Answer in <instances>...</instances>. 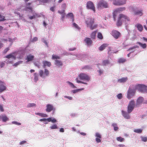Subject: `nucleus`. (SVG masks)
Returning a JSON list of instances; mask_svg holds the SVG:
<instances>
[{"label":"nucleus","mask_w":147,"mask_h":147,"mask_svg":"<svg viewBox=\"0 0 147 147\" xmlns=\"http://www.w3.org/2000/svg\"><path fill=\"white\" fill-rule=\"evenodd\" d=\"M30 3H26V7L22 9L31 12L33 15L31 16H29V18L30 20H32L33 19L40 17L41 15L40 14L36 13L32 9V7L30 6Z\"/></svg>","instance_id":"nucleus-1"},{"label":"nucleus","mask_w":147,"mask_h":147,"mask_svg":"<svg viewBox=\"0 0 147 147\" xmlns=\"http://www.w3.org/2000/svg\"><path fill=\"white\" fill-rule=\"evenodd\" d=\"M78 77L80 80H84L85 82H83L80 80L78 78H76L75 80L78 83H82L87 85L88 83L86 82H89L90 80V76L84 73H81L78 76Z\"/></svg>","instance_id":"nucleus-2"},{"label":"nucleus","mask_w":147,"mask_h":147,"mask_svg":"<svg viewBox=\"0 0 147 147\" xmlns=\"http://www.w3.org/2000/svg\"><path fill=\"white\" fill-rule=\"evenodd\" d=\"M135 85H131L127 92L126 97L128 99H130L135 95L136 90H137L135 89Z\"/></svg>","instance_id":"nucleus-3"},{"label":"nucleus","mask_w":147,"mask_h":147,"mask_svg":"<svg viewBox=\"0 0 147 147\" xmlns=\"http://www.w3.org/2000/svg\"><path fill=\"white\" fill-rule=\"evenodd\" d=\"M129 21V18L127 16L121 14L119 15V17L117 22V25L120 26L122 24V22H125L127 24Z\"/></svg>","instance_id":"nucleus-4"},{"label":"nucleus","mask_w":147,"mask_h":147,"mask_svg":"<svg viewBox=\"0 0 147 147\" xmlns=\"http://www.w3.org/2000/svg\"><path fill=\"white\" fill-rule=\"evenodd\" d=\"M85 23L87 27L90 28L91 30H93L96 27V25H93L94 19L93 18L89 17L87 18L85 20Z\"/></svg>","instance_id":"nucleus-5"},{"label":"nucleus","mask_w":147,"mask_h":147,"mask_svg":"<svg viewBox=\"0 0 147 147\" xmlns=\"http://www.w3.org/2000/svg\"><path fill=\"white\" fill-rule=\"evenodd\" d=\"M67 7V5L66 3H63L61 4V10H59L58 11V13L61 15V20L63 21L65 17V9Z\"/></svg>","instance_id":"nucleus-6"},{"label":"nucleus","mask_w":147,"mask_h":147,"mask_svg":"<svg viewBox=\"0 0 147 147\" xmlns=\"http://www.w3.org/2000/svg\"><path fill=\"white\" fill-rule=\"evenodd\" d=\"M97 6L98 9H102L108 8V4L106 1L104 0H100L98 2Z\"/></svg>","instance_id":"nucleus-7"},{"label":"nucleus","mask_w":147,"mask_h":147,"mask_svg":"<svg viewBox=\"0 0 147 147\" xmlns=\"http://www.w3.org/2000/svg\"><path fill=\"white\" fill-rule=\"evenodd\" d=\"M135 88L142 93L147 92V86L142 84L135 85Z\"/></svg>","instance_id":"nucleus-8"},{"label":"nucleus","mask_w":147,"mask_h":147,"mask_svg":"<svg viewBox=\"0 0 147 147\" xmlns=\"http://www.w3.org/2000/svg\"><path fill=\"white\" fill-rule=\"evenodd\" d=\"M39 121L41 122H43L45 124H47L49 122H51L52 123H54L57 122V120L56 119L52 117H50L47 119L43 118L39 119Z\"/></svg>","instance_id":"nucleus-9"},{"label":"nucleus","mask_w":147,"mask_h":147,"mask_svg":"<svg viewBox=\"0 0 147 147\" xmlns=\"http://www.w3.org/2000/svg\"><path fill=\"white\" fill-rule=\"evenodd\" d=\"M136 106L135 101L133 100L130 101L127 106V111L129 113H131Z\"/></svg>","instance_id":"nucleus-10"},{"label":"nucleus","mask_w":147,"mask_h":147,"mask_svg":"<svg viewBox=\"0 0 147 147\" xmlns=\"http://www.w3.org/2000/svg\"><path fill=\"white\" fill-rule=\"evenodd\" d=\"M39 75L42 78H45L48 76L49 75V72L47 69H45L44 71L40 70L39 72Z\"/></svg>","instance_id":"nucleus-11"},{"label":"nucleus","mask_w":147,"mask_h":147,"mask_svg":"<svg viewBox=\"0 0 147 147\" xmlns=\"http://www.w3.org/2000/svg\"><path fill=\"white\" fill-rule=\"evenodd\" d=\"M125 9V7H120L115 9L113 13L114 20H115L116 15L118 13H119L123 11Z\"/></svg>","instance_id":"nucleus-12"},{"label":"nucleus","mask_w":147,"mask_h":147,"mask_svg":"<svg viewBox=\"0 0 147 147\" xmlns=\"http://www.w3.org/2000/svg\"><path fill=\"white\" fill-rule=\"evenodd\" d=\"M86 8L88 9L92 10L94 12H95V7L93 3L91 1H89L87 2Z\"/></svg>","instance_id":"nucleus-13"},{"label":"nucleus","mask_w":147,"mask_h":147,"mask_svg":"<svg viewBox=\"0 0 147 147\" xmlns=\"http://www.w3.org/2000/svg\"><path fill=\"white\" fill-rule=\"evenodd\" d=\"M127 0H115L113 2V4L117 6H121L126 3Z\"/></svg>","instance_id":"nucleus-14"},{"label":"nucleus","mask_w":147,"mask_h":147,"mask_svg":"<svg viewBox=\"0 0 147 147\" xmlns=\"http://www.w3.org/2000/svg\"><path fill=\"white\" fill-rule=\"evenodd\" d=\"M121 112L122 115L125 119H130L131 116L129 114L131 113H129L127 111V112L123 110H122Z\"/></svg>","instance_id":"nucleus-15"},{"label":"nucleus","mask_w":147,"mask_h":147,"mask_svg":"<svg viewBox=\"0 0 147 147\" xmlns=\"http://www.w3.org/2000/svg\"><path fill=\"white\" fill-rule=\"evenodd\" d=\"M18 53L16 52H13L5 56V57L8 59L12 58L14 60L16 59V55Z\"/></svg>","instance_id":"nucleus-16"},{"label":"nucleus","mask_w":147,"mask_h":147,"mask_svg":"<svg viewBox=\"0 0 147 147\" xmlns=\"http://www.w3.org/2000/svg\"><path fill=\"white\" fill-rule=\"evenodd\" d=\"M6 89V85L4 82L0 81V93L5 91Z\"/></svg>","instance_id":"nucleus-17"},{"label":"nucleus","mask_w":147,"mask_h":147,"mask_svg":"<svg viewBox=\"0 0 147 147\" xmlns=\"http://www.w3.org/2000/svg\"><path fill=\"white\" fill-rule=\"evenodd\" d=\"M55 108L53 107V105L51 104H48L46 105V111L47 112H50L52 111H55Z\"/></svg>","instance_id":"nucleus-18"},{"label":"nucleus","mask_w":147,"mask_h":147,"mask_svg":"<svg viewBox=\"0 0 147 147\" xmlns=\"http://www.w3.org/2000/svg\"><path fill=\"white\" fill-rule=\"evenodd\" d=\"M144 100V98L141 96L139 97L137 99L136 103V107H139L142 104Z\"/></svg>","instance_id":"nucleus-19"},{"label":"nucleus","mask_w":147,"mask_h":147,"mask_svg":"<svg viewBox=\"0 0 147 147\" xmlns=\"http://www.w3.org/2000/svg\"><path fill=\"white\" fill-rule=\"evenodd\" d=\"M95 136L96 137L95 141L97 143H98L101 142L102 137L100 133L98 132L96 133Z\"/></svg>","instance_id":"nucleus-20"},{"label":"nucleus","mask_w":147,"mask_h":147,"mask_svg":"<svg viewBox=\"0 0 147 147\" xmlns=\"http://www.w3.org/2000/svg\"><path fill=\"white\" fill-rule=\"evenodd\" d=\"M111 34L116 39L119 37L120 35V32L116 30L112 31L111 32Z\"/></svg>","instance_id":"nucleus-21"},{"label":"nucleus","mask_w":147,"mask_h":147,"mask_svg":"<svg viewBox=\"0 0 147 147\" xmlns=\"http://www.w3.org/2000/svg\"><path fill=\"white\" fill-rule=\"evenodd\" d=\"M134 13L135 15L141 16L143 15V11L142 10H137L134 11Z\"/></svg>","instance_id":"nucleus-22"},{"label":"nucleus","mask_w":147,"mask_h":147,"mask_svg":"<svg viewBox=\"0 0 147 147\" xmlns=\"http://www.w3.org/2000/svg\"><path fill=\"white\" fill-rule=\"evenodd\" d=\"M34 56L31 54H29L27 55L26 60H27L26 61V63H28V62L32 61L34 59Z\"/></svg>","instance_id":"nucleus-23"},{"label":"nucleus","mask_w":147,"mask_h":147,"mask_svg":"<svg viewBox=\"0 0 147 147\" xmlns=\"http://www.w3.org/2000/svg\"><path fill=\"white\" fill-rule=\"evenodd\" d=\"M84 42L86 45L88 46H90L91 45L92 41L90 38H86L84 40Z\"/></svg>","instance_id":"nucleus-24"},{"label":"nucleus","mask_w":147,"mask_h":147,"mask_svg":"<svg viewBox=\"0 0 147 147\" xmlns=\"http://www.w3.org/2000/svg\"><path fill=\"white\" fill-rule=\"evenodd\" d=\"M128 80L127 77L122 78L118 79L117 80V82L119 83H124L126 82Z\"/></svg>","instance_id":"nucleus-25"},{"label":"nucleus","mask_w":147,"mask_h":147,"mask_svg":"<svg viewBox=\"0 0 147 147\" xmlns=\"http://www.w3.org/2000/svg\"><path fill=\"white\" fill-rule=\"evenodd\" d=\"M102 65L103 66H107L108 65H111V66L113 65L111 63L109 60V59H105L103 60L102 61Z\"/></svg>","instance_id":"nucleus-26"},{"label":"nucleus","mask_w":147,"mask_h":147,"mask_svg":"<svg viewBox=\"0 0 147 147\" xmlns=\"http://www.w3.org/2000/svg\"><path fill=\"white\" fill-rule=\"evenodd\" d=\"M1 115V119L3 122H6L9 120V118L5 115Z\"/></svg>","instance_id":"nucleus-27"},{"label":"nucleus","mask_w":147,"mask_h":147,"mask_svg":"<svg viewBox=\"0 0 147 147\" xmlns=\"http://www.w3.org/2000/svg\"><path fill=\"white\" fill-rule=\"evenodd\" d=\"M43 67L45 68L46 66L49 67L51 65L50 62L46 61H43Z\"/></svg>","instance_id":"nucleus-28"},{"label":"nucleus","mask_w":147,"mask_h":147,"mask_svg":"<svg viewBox=\"0 0 147 147\" xmlns=\"http://www.w3.org/2000/svg\"><path fill=\"white\" fill-rule=\"evenodd\" d=\"M111 126L113 128L114 130L115 131H117L119 129L117 123H113L111 124Z\"/></svg>","instance_id":"nucleus-29"},{"label":"nucleus","mask_w":147,"mask_h":147,"mask_svg":"<svg viewBox=\"0 0 147 147\" xmlns=\"http://www.w3.org/2000/svg\"><path fill=\"white\" fill-rule=\"evenodd\" d=\"M136 26L138 30L140 32H142L143 29L142 25L140 24H137L136 25Z\"/></svg>","instance_id":"nucleus-30"},{"label":"nucleus","mask_w":147,"mask_h":147,"mask_svg":"<svg viewBox=\"0 0 147 147\" xmlns=\"http://www.w3.org/2000/svg\"><path fill=\"white\" fill-rule=\"evenodd\" d=\"M55 61V65L57 66L58 67H59L63 65V63L60 60L56 59Z\"/></svg>","instance_id":"nucleus-31"},{"label":"nucleus","mask_w":147,"mask_h":147,"mask_svg":"<svg viewBox=\"0 0 147 147\" xmlns=\"http://www.w3.org/2000/svg\"><path fill=\"white\" fill-rule=\"evenodd\" d=\"M66 16L68 18H70L72 20V22L74 21V17L73 14L72 13H70L66 15Z\"/></svg>","instance_id":"nucleus-32"},{"label":"nucleus","mask_w":147,"mask_h":147,"mask_svg":"<svg viewBox=\"0 0 147 147\" xmlns=\"http://www.w3.org/2000/svg\"><path fill=\"white\" fill-rule=\"evenodd\" d=\"M58 128L57 125L56 124H53L49 127V129L51 130L56 129Z\"/></svg>","instance_id":"nucleus-33"},{"label":"nucleus","mask_w":147,"mask_h":147,"mask_svg":"<svg viewBox=\"0 0 147 147\" xmlns=\"http://www.w3.org/2000/svg\"><path fill=\"white\" fill-rule=\"evenodd\" d=\"M84 90L83 88H82L80 89H78L76 90H72L71 91V93H72L74 94H76L79 91H80L82 90Z\"/></svg>","instance_id":"nucleus-34"},{"label":"nucleus","mask_w":147,"mask_h":147,"mask_svg":"<svg viewBox=\"0 0 147 147\" xmlns=\"http://www.w3.org/2000/svg\"><path fill=\"white\" fill-rule=\"evenodd\" d=\"M137 44H138L143 49H145L146 48L147 45L146 44H143L140 42H138Z\"/></svg>","instance_id":"nucleus-35"},{"label":"nucleus","mask_w":147,"mask_h":147,"mask_svg":"<svg viewBox=\"0 0 147 147\" xmlns=\"http://www.w3.org/2000/svg\"><path fill=\"white\" fill-rule=\"evenodd\" d=\"M72 26L73 27L75 28L76 30H79L80 29L78 26L75 23H72Z\"/></svg>","instance_id":"nucleus-36"},{"label":"nucleus","mask_w":147,"mask_h":147,"mask_svg":"<svg viewBox=\"0 0 147 147\" xmlns=\"http://www.w3.org/2000/svg\"><path fill=\"white\" fill-rule=\"evenodd\" d=\"M107 46V44H103L99 47V49L100 51H102L104 50L105 48Z\"/></svg>","instance_id":"nucleus-37"},{"label":"nucleus","mask_w":147,"mask_h":147,"mask_svg":"<svg viewBox=\"0 0 147 147\" xmlns=\"http://www.w3.org/2000/svg\"><path fill=\"white\" fill-rule=\"evenodd\" d=\"M66 83L73 88H76V87L71 82L69 81H67Z\"/></svg>","instance_id":"nucleus-38"},{"label":"nucleus","mask_w":147,"mask_h":147,"mask_svg":"<svg viewBox=\"0 0 147 147\" xmlns=\"http://www.w3.org/2000/svg\"><path fill=\"white\" fill-rule=\"evenodd\" d=\"M142 129H135L134 130V132L138 133L140 134L142 133Z\"/></svg>","instance_id":"nucleus-39"},{"label":"nucleus","mask_w":147,"mask_h":147,"mask_svg":"<svg viewBox=\"0 0 147 147\" xmlns=\"http://www.w3.org/2000/svg\"><path fill=\"white\" fill-rule=\"evenodd\" d=\"M36 106V104L34 103H29L27 106V108L35 107Z\"/></svg>","instance_id":"nucleus-40"},{"label":"nucleus","mask_w":147,"mask_h":147,"mask_svg":"<svg viewBox=\"0 0 147 147\" xmlns=\"http://www.w3.org/2000/svg\"><path fill=\"white\" fill-rule=\"evenodd\" d=\"M34 81L36 82L38 80V75L36 73H35L34 74Z\"/></svg>","instance_id":"nucleus-41"},{"label":"nucleus","mask_w":147,"mask_h":147,"mask_svg":"<svg viewBox=\"0 0 147 147\" xmlns=\"http://www.w3.org/2000/svg\"><path fill=\"white\" fill-rule=\"evenodd\" d=\"M97 32V31H95L93 32L91 34V37L92 38V39H94L96 37V32Z\"/></svg>","instance_id":"nucleus-42"},{"label":"nucleus","mask_w":147,"mask_h":147,"mask_svg":"<svg viewBox=\"0 0 147 147\" xmlns=\"http://www.w3.org/2000/svg\"><path fill=\"white\" fill-rule=\"evenodd\" d=\"M125 59L124 58H121L119 59L118 61L119 63H122L125 61Z\"/></svg>","instance_id":"nucleus-43"},{"label":"nucleus","mask_w":147,"mask_h":147,"mask_svg":"<svg viewBox=\"0 0 147 147\" xmlns=\"http://www.w3.org/2000/svg\"><path fill=\"white\" fill-rule=\"evenodd\" d=\"M116 139L118 141H119L121 142L124 141V138H122L120 136L117 137Z\"/></svg>","instance_id":"nucleus-44"},{"label":"nucleus","mask_w":147,"mask_h":147,"mask_svg":"<svg viewBox=\"0 0 147 147\" xmlns=\"http://www.w3.org/2000/svg\"><path fill=\"white\" fill-rule=\"evenodd\" d=\"M22 62V61H19L16 63H14L13 66H14L15 67H17L18 65H19L20 64H21Z\"/></svg>","instance_id":"nucleus-45"},{"label":"nucleus","mask_w":147,"mask_h":147,"mask_svg":"<svg viewBox=\"0 0 147 147\" xmlns=\"http://www.w3.org/2000/svg\"><path fill=\"white\" fill-rule=\"evenodd\" d=\"M140 138L142 141L144 142H146L147 141V137L144 136H141Z\"/></svg>","instance_id":"nucleus-46"},{"label":"nucleus","mask_w":147,"mask_h":147,"mask_svg":"<svg viewBox=\"0 0 147 147\" xmlns=\"http://www.w3.org/2000/svg\"><path fill=\"white\" fill-rule=\"evenodd\" d=\"M117 97L119 99H121L123 97V95L121 93H119L116 95Z\"/></svg>","instance_id":"nucleus-47"},{"label":"nucleus","mask_w":147,"mask_h":147,"mask_svg":"<svg viewBox=\"0 0 147 147\" xmlns=\"http://www.w3.org/2000/svg\"><path fill=\"white\" fill-rule=\"evenodd\" d=\"M7 61V64H13V61L12 60H11L10 59H9L8 60H6Z\"/></svg>","instance_id":"nucleus-48"},{"label":"nucleus","mask_w":147,"mask_h":147,"mask_svg":"<svg viewBox=\"0 0 147 147\" xmlns=\"http://www.w3.org/2000/svg\"><path fill=\"white\" fill-rule=\"evenodd\" d=\"M78 115L76 113H72L70 114V116L72 117H74L77 116Z\"/></svg>","instance_id":"nucleus-49"},{"label":"nucleus","mask_w":147,"mask_h":147,"mask_svg":"<svg viewBox=\"0 0 147 147\" xmlns=\"http://www.w3.org/2000/svg\"><path fill=\"white\" fill-rule=\"evenodd\" d=\"M12 124H15L18 125H21V123L18 122L16 121H13L11 122Z\"/></svg>","instance_id":"nucleus-50"},{"label":"nucleus","mask_w":147,"mask_h":147,"mask_svg":"<svg viewBox=\"0 0 147 147\" xmlns=\"http://www.w3.org/2000/svg\"><path fill=\"white\" fill-rule=\"evenodd\" d=\"M60 58V57L59 56L57 55H52V59H59Z\"/></svg>","instance_id":"nucleus-51"},{"label":"nucleus","mask_w":147,"mask_h":147,"mask_svg":"<svg viewBox=\"0 0 147 147\" xmlns=\"http://www.w3.org/2000/svg\"><path fill=\"white\" fill-rule=\"evenodd\" d=\"M98 37L100 39H102L103 38L102 35L101 33L99 32L98 33Z\"/></svg>","instance_id":"nucleus-52"},{"label":"nucleus","mask_w":147,"mask_h":147,"mask_svg":"<svg viewBox=\"0 0 147 147\" xmlns=\"http://www.w3.org/2000/svg\"><path fill=\"white\" fill-rule=\"evenodd\" d=\"M38 38L37 37H34L31 40V41L32 42H33L36 41L38 40Z\"/></svg>","instance_id":"nucleus-53"},{"label":"nucleus","mask_w":147,"mask_h":147,"mask_svg":"<svg viewBox=\"0 0 147 147\" xmlns=\"http://www.w3.org/2000/svg\"><path fill=\"white\" fill-rule=\"evenodd\" d=\"M97 71L98 72L99 75L100 76L103 74V70L99 69V70Z\"/></svg>","instance_id":"nucleus-54"},{"label":"nucleus","mask_w":147,"mask_h":147,"mask_svg":"<svg viewBox=\"0 0 147 147\" xmlns=\"http://www.w3.org/2000/svg\"><path fill=\"white\" fill-rule=\"evenodd\" d=\"M65 98H67L69 100H72L73 99L72 97L71 96H64Z\"/></svg>","instance_id":"nucleus-55"},{"label":"nucleus","mask_w":147,"mask_h":147,"mask_svg":"<svg viewBox=\"0 0 147 147\" xmlns=\"http://www.w3.org/2000/svg\"><path fill=\"white\" fill-rule=\"evenodd\" d=\"M27 143V142L25 140H23L21 141L20 143L19 144L20 145H22L24 144H25Z\"/></svg>","instance_id":"nucleus-56"},{"label":"nucleus","mask_w":147,"mask_h":147,"mask_svg":"<svg viewBox=\"0 0 147 147\" xmlns=\"http://www.w3.org/2000/svg\"><path fill=\"white\" fill-rule=\"evenodd\" d=\"M4 17L0 15V21H3L5 20Z\"/></svg>","instance_id":"nucleus-57"},{"label":"nucleus","mask_w":147,"mask_h":147,"mask_svg":"<svg viewBox=\"0 0 147 147\" xmlns=\"http://www.w3.org/2000/svg\"><path fill=\"white\" fill-rule=\"evenodd\" d=\"M5 65V63L3 62H0V67H3Z\"/></svg>","instance_id":"nucleus-58"},{"label":"nucleus","mask_w":147,"mask_h":147,"mask_svg":"<svg viewBox=\"0 0 147 147\" xmlns=\"http://www.w3.org/2000/svg\"><path fill=\"white\" fill-rule=\"evenodd\" d=\"M138 47H139L138 46H134L133 47L130 48L128 50V51H131V50H132L133 49H134L136 48H138Z\"/></svg>","instance_id":"nucleus-59"},{"label":"nucleus","mask_w":147,"mask_h":147,"mask_svg":"<svg viewBox=\"0 0 147 147\" xmlns=\"http://www.w3.org/2000/svg\"><path fill=\"white\" fill-rule=\"evenodd\" d=\"M141 41H144V42H147V38L145 37H142L141 38Z\"/></svg>","instance_id":"nucleus-60"},{"label":"nucleus","mask_w":147,"mask_h":147,"mask_svg":"<svg viewBox=\"0 0 147 147\" xmlns=\"http://www.w3.org/2000/svg\"><path fill=\"white\" fill-rule=\"evenodd\" d=\"M41 41L42 42H43L45 44L47 45V46H48V44H47V42H46V40L44 38H42L41 39Z\"/></svg>","instance_id":"nucleus-61"},{"label":"nucleus","mask_w":147,"mask_h":147,"mask_svg":"<svg viewBox=\"0 0 147 147\" xmlns=\"http://www.w3.org/2000/svg\"><path fill=\"white\" fill-rule=\"evenodd\" d=\"M34 64L38 68H39V66H40V64L39 62H35L34 63Z\"/></svg>","instance_id":"nucleus-62"},{"label":"nucleus","mask_w":147,"mask_h":147,"mask_svg":"<svg viewBox=\"0 0 147 147\" xmlns=\"http://www.w3.org/2000/svg\"><path fill=\"white\" fill-rule=\"evenodd\" d=\"M0 111L1 112H3L4 111L3 105L1 104H0Z\"/></svg>","instance_id":"nucleus-63"},{"label":"nucleus","mask_w":147,"mask_h":147,"mask_svg":"<svg viewBox=\"0 0 147 147\" xmlns=\"http://www.w3.org/2000/svg\"><path fill=\"white\" fill-rule=\"evenodd\" d=\"M48 117V115L47 114L44 113H42L41 117Z\"/></svg>","instance_id":"nucleus-64"}]
</instances>
